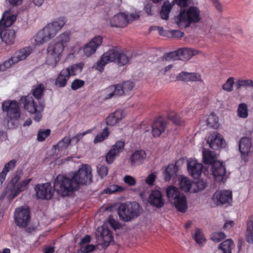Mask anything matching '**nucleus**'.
<instances>
[{
  "label": "nucleus",
  "mask_w": 253,
  "mask_h": 253,
  "mask_svg": "<svg viewBox=\"0 0 253 253\" xmlns=\"http://www.w3.org/2000/svg\"><path fill=\"white\" fill-rule=\"evenodd\" d=\"M21 170L16 171L5 188L3 195L9 200H12L20 193L27 190L32 181L31 178H26L20 181L23 176Z\"/></svg>",
  "instance_id": "1"
},
{
  "label": "nucleus",
  "mask_w": 253,
  "mask_h": 253,
  "mask_svg": "<svg viewBox=\"0 0 253 253\" xmlns=\"http://www.w3.org/2000/svg\"><path fill=\"white\" fill-rule=\"evenodd\" d=\"M102 37L97 36L93 37L87 43L84 44L82 47L79 43H76L71 46L66 54V59H71L75 58L78 55L80 51H82L84 56L89 57L94 54L97 49L102 43Z\"/></svg>",
  "instance_id": "2"
},
{
  "label": "nucleus",
  "mask_w": 253,
  "mask_h": 253,
  "mask_svg": "<svg viewBox=\"0 0 253 253\" xmlns=\"http://www.w3.org/2000/svg\"><path fill=\"white\" fill-rule=\"evenodd\" d=\"M140 12L135 10L131 13L119 12L106 18L107 24L112 28H124L133 21L139 19Z\"/></svg>",
  "instance_id": "3"
},
{
  "label": "nucleus",
  "mask_w": 253,
  "mask_h": 253,
  "mask_svg": "<svg viewBox=\"0 0 253 253\" xmlns=\"http://www.w3.org/2000/svg\"><path fill=\"white\" fill-rule=\"evenodd\" d=\"M201 19V11L198 7L192 6L181 10L175 21L180 28H186L191 23L199 22Z\"/></svg>",
  "instance_id": "4"
},
{
  "label": "nucleus",
  "mask_w": 253,
  "mask_h": 253,
  "mask_svg": "<svg viewBox=\"0 0 253 253\" xmlns=\"http://www.w3.org/2000/svg\"><path fill=\"white\" fill-rule=\"evenodd\" d=\"M167 196L171 205L179 212H185L188 209L187 200L185 195L180 193L177 188L168 186L166 190Z\"/></svg>",
  "instance_id": "5"
},
{
  "label": "nucleus",
  "mask_w": 253,
  "mask_h": 253,
  "mask_svg": "<svg viewBox=\"0 0 253 253\" xmlns=\"http://www.w3.org/2000/svg\"><path fill=\"white\" fill-rule=\"evenodd\" d=\"M141 212L140 205L136 202H128L120 205L118 214L124 221H128L139 215Z\"/></svg>",
  "instance_id": "6"
},
{
  "label": "nucleus",
  "mask_w": 253,
  "mask_h": 253,
  "mask_svg": "<svg viewBox=\"0 0 253 253\" xmlns=\"http://www.w3.org/2000/svg\"><path fill=\"white\" fill-rule=\"evenodd\" d=\"M72 178L77 189L79 185L90 184L92 179L91 167L87 164L81 165L77 171L72 173Z\"/></svg>",
  "instance_id": "7"
},
{
  "label": "nucleus",
  "mask_w": 253,
  "mask_h": 253,
  "mask_svg": "<svg viewBox=\"0 0 253 253\" xmlns=\"http://www.w3.org/2000/svg\"><path fill=\"white\" fill-rule=\"evenodd\" d=\"M54 190L62 196L69 195L74 190L77 189L72 178H69L63 175L59 174L54 180Z\"/></svg>",
  "instance_id": "8"
},
{
  "label": "nucleus",
  "mask_w": 253,
  "mask_h": 253,
  "mask_svg": "<svg viewBox=\"0 0 253 253\" xmlns=\"http://www.w3.org/2000/svg\"><path fill=\"white\" fill-rule=\"evenodd\" d=\"M32 52V48L26 47L14 53L11 57L0 64V70L4 71L13 65L25 59Z\"/></svg>",
  "instance_id": "9"
},
{
  "label": "nucleus",
  "mask_w": 253,
  "mask_h": 253,
  "mask_svg": "<svg viewBox=\"0 0 253 253\" xmlns=\"http://www.w3.org/2000/svg\"><path fill=\"white\" fill-rule=\"evenodd\" d=\"M134 85L130 81H126L122 84L109 86L106 90L105 99H110L114 96L128 94L133 89Z\"/></svg>",
  "instance_id": "10"
},
{
  "label": "nucleus",
  "mask_w": 253,
  "mask_h": 253,
  "mask_svg": "<svg viewBox=\"0 0 253 253\" xmlns=\"http://www.w3.org/2000/svg\"><path fill=\"white\" fill-rule=\"evenodd\" d=\"M166 127V123L161 120L155 121L151 125L146 123H142L140 126V129L143 133L148 132L149 135L152 134L153 137H157L164 132Z\"/></svg>",
  "instance_id": "11"
},
{
  "label": "nucleus",
  "mask_w": 253,
  "mask_h": 253,
  "mask_svg": "<svg viewBox=\"0 0 253 253\" xmlns=\"http://www.w3.org/2000/svg\"><path fill=\"white\" fill-rule=\"evenodd\" d=\"M198 54H201L205 56V54L200 50L192 48H184L169 53L167 55V58L169 59H172L174 60L178 59L181 60H188L192 56Z\"/></svg>",
  "instance_id": "12"
},
{
  "label": "nucleus",
  "mask_w": 253,
  "mask_h": 253,
  "mask_svg": "<svg viewBox=\"0 0 253 253\" xmlns=\"http://www.w3.org/2000/svg\"><path fill=\"white\" fill-rule=\"evenodd\" d=\"M2 109L6 113L10 121H16L20 117V106L18 103L14 100H7L2 103Z\"/></svg>",
  "instance_id": "13"
},
{
  "label": "nucleus",
  "mask_w": 253,
  "mask_h": 253,
  "mask_svg": "<svg viewBox=\"0 0 253 253\" xmlns=\"http://www.w3.org/2000/svg\"><path fill=\"white\" fill-rule=\"evenodd\" d=\"M119 56V49L117 48H113L104 53L101 58L97 62L96 70L101 72L104 66L109 62H115L117 63L118 56Z\"/></svg>",
  "instance_id": "14"
},
{
  "label": "nucleus",
  "mask_w": 253,
  "mask_h": 253,
  "mask_svg": "<svg viewBox=\"0 0 253 253\" xmlns=\"http://www.w3.org/2000/svg\"><path fill=\"white\" fill-rule=\"evenodd\" d=\"M96 236L98 244L101 245L102 248L107 247L113 241L112 234L105 225L98 227Z\"/></svg>",
  "instance_id": "15"
},
{
  "label": "nucleus",
  "mask_w": 253,
  "mask_h": 253,
  "mask_svg": "<svg viewBox=\"0 0 253 253\" xmlns=\"http://www.w3.org/2000/svg\"><path fill=\"white\" fill-rule=\"evenodd\" d=\"M16 224L21 227H26L30 219V211L27 207L22 206L16 209L14 214Z\"/></svg>",
  "instance_id": "16"
},
{
  "label": "nucleus",
  "mask_w": 253,
  "mask_h": 253,
  "mask_svg": "<svg viewBox=\"0 0 253 253\" xmlns=\"http://www.w3.org/2000/svg\"><path fill=\"white\" fill-rule=\"evenodd\" d=\"M66 24L64 17H59L47 23L43 28L51 40L63 28Z\"/></svg>",
  "instance_id": "17"
},
{
  "label": "nucleus",
  "mask_w": 253,
  "mask_h": 253,
  "mask_svg": "<svg viewBox=\"0 0 253 253\" xmlns=\"http://www.w3.org/2000/svg\"><path fill=\"white\" fill-rule=\"evenodd\" d=\"M239 149L241 159L245 162H247L252 156L253 151L251 139L248 137L241 138L239 142Z\"/></svg>",
  "instance_id": "18"
},
{
  "label": "nucleus",
  "mask_w": 253,
  "mask_h": 253,
  "mask_svg": "<svg viewBox=\"0 0 253 253\" xmlns=\"http://www.w3.org/2000/svg\"><path fill=\"white\" fill-rule=\"evenodd\" d=\"M212 175L216 182H224L226 179V169L223 163L214 162L211 167Z\"/></svg>",
  "instance_id": "19"
},
{
  "label": "nucleus",
  "mask_w": 253,
  "mask_h": 253,
  "mask_svg": "<svg viewBox=\"0 0 253 253\" xmlns=\"http://www.w3.org/2000/svg\"><path fill=\"white\" fill-rule=\"evenodd\" d=\"M212 200L217 205L230 203L232 201V192L230 190H218L213 194Z\"/></svg>",
  "instance_id": "20"
},
{
  "label": "nucleus",
  "mask_w": 253,
  "mask_h": 253,
  "mask_svg": "<svg viewBox=\"0 0 253 253\" xmlns=\"http://www.w3.org/2000/svg\"><path fill=\"white\" fill-rule=\"evenodd\" d=\"M125 147V142L123 141H117L111 148L105 156L106 161L109 164H112L115 158L123 152Z\"/></svg>",
  "instance_id": "21"
},
{
  "label": "nucleus",
  "mask_w": 253,
  "mask_h": 253,
  "mask_svg": "<svg viewBox=\"0 0 253 253\" xmlns=\"http://www.w3.org/2000/svg\"><path fill=\"white\" fill-rule=\"evenodd\" d=\"M35 190L37 197L41 199H50L53 194L51 185L48 183L36 185Z\"/></svg>",
  "instance_id": "22"
},
{
  "label": "nucleus",
  "mask_w": 253,
  "mask_h": 253,
  "mask_svg": "<svg viewBox=\"0 0 253 253\" xmlns=\"http://www.w3.org/2000/svg\"><path fill=\"white\" fill-rule=\"evenodd\" d=\"M126 115L125 110L118 109L110 114L106 118V123L108 126H115L118 125Z\"/></svg>",
  "instance_id": "23"
},
{
  "label": "nucleus",
  "mask_w": 253,
  "mask_h": 253,
  "mask_svg": "<svg viewBox=\"0 0 253 253\" xmlns=\"http://www.w3.org/2000/svg\"><path fill=\"white\" fill-rule=\"evenodd\" d=\"M202 164L193 158L187 160V169L189 174L194 178H198L201 175L203 170Z\"/></svg>",
  "instance_id": "24"
},
{
  "label": "nucleus",
  "mask_w": 253,
  "mask_h": 253,
  "mask_svg": "<svg viewBox=\"0 0 253 253\" xmlns=\"http://www.w3.org/2000/svg\"><path fill=\"white\" fill-rule=\"evenodd\" d=\"M207 142L211 148L213 150L220 149L225 145V141L223 136L217 132L211 134L209 136Z\"/></svg>",
  "instance_id": "25"
},
{
  "label": "nucleus",
  "mask_w": 253,
  "mask_h": 253,
  "mask_svg": "<svg viewBox=\"0 0 253 253\" xmlns=\"http://www.w3.org/2000/svg\"><path fill=\"white\" fill-rule=\"evenodd\" d=\"M0 39L7 45L12 44L15 42V32L0 25Z\"/></svg>",
  "instance_id": "26"
},
{
  "label": "nucleus",
  "mask_w": 253,
  "mask_h": 253,
  "mask_svg": "<svg viewBox=\"0 0 253 253\" xmlns=\"http://www.w3.org/2000/svg\"><path fill=\"white\" fill-rule=\"evenodd\" d=\"M71 139L69 136H66L59 141L57 144L53 147L55 153L57 155L63 156L67 155L68 152L67 149L71 144Z\"/></svg>",
  "instance_id": "27"
},
{
  "label": "nucleus",
  "mask_w": 253,
  "mask_h": 253,
  "mask_svg": "<svg viewBox=\"0 0 253 253\" xmlns=\"http://www.w3.org/2000/svg\"><path fill=\"white\" fill-rule=\"evenodd\" d=\"M24 107L30 113L34 114L36 111H42L44 106L41 103L37 105L32 96H26L24 98Z\"/></svg>",
  "instance_id": "28"
},
{
  "label": "nucleus",
  "mask_w": 253,
  "mask_h": 253,
  "mask_svg": "<svg viewBox=\"0 0 253 253\" xmlns=\"http://www.w3.org/2000/svg\"><path fill=\"white\" fill-rule=\"evenodd\" d=\"M65 48L63 45L54 40L49 43L47 48V54L62 57Z\"/></svg>",
  "instance_id": "29"
},
{
  "label": "nucleus",
  "mask_w": 253,
  "mask_h": 253,
  "mask_svg": "<svg viewBox=\"0 0 253 253\" xmlns=\"http://www.w3.org/2000/svg\"><path fill=\"white\" fill-rule=\"evenodd\" d=\"M149 202L157 208L162 207L164 205V200L161 191L158 190H153L149 196Z\"/></svg>",
  "instance_id": "30"
},
{
  "label": "nucleus",
  "mask_w": 253,
  "mask_h": 253,
  "mask_svg": "<svg viewBox=\"0 0 253 253\" xmlns=\"http://www.w3.org/2000/svg\"><path fill=\"white\" fill-rule=\"evenodd\" d=\"M147 154L143 150H136L131 155L129 160L132 166H138L142 164L146 159Z\"/></svg>",
  "instance_id": "31"
},
{
  "label": "nucleus",
  "mask_w": 253,
  "mask_h": 253,
  "mask_svg": "<svg viewBox=\"0 0 253 253\" xmlns=\"http://www.w3.org/2000/svg\"><path fill=\"white\" fill-rule=\"evenodd\" d=\"M176 79L186 82L202 81L201 76L199 74L184 72L179 73L176 77Z\"/></svg>",
  "instance_id": "32"
},
{
  "label": "nucleus",
  "mask_w": 253,
  "mask_h": 253,
  "mask_svg": "<svg viewBox=\"0 0 253 253\" xmlns=\"http://www.w3.org/2000/svg\"><path fill=\"white\" fill-rule=\"evenodd\" d=\"M16 19V15L11 10L4 12L2 19L0 21V25L5 28L10 26Z\"/></svg>",
  "instance_id": "33"
},
{
  "label": "nucleus",
  "mask_w": 253,
  "mask_h": 253,
  "mask_svg": "<svg viewBox=\"0 0 253 253\" xmlns=\"http://www.w3.org/2000/svg\"><path fill=\"white\" fill-rule=\"evenodd\" d=\"M35 44L40 45L46 43L51 40L43 28L39 30L34 36Z\"/></svg>",
  "instance_id": "34"
},
{
  "label": "nucleus",
  "mask_w": 253,
  "mask_h": 253,
  "mask_svg": "<svg viewBox=\"0 0 253 253\" xmlns=\"http://www.w3.org/2000/svg\"><path fill=\"white\" fill-rule=\"evenodd\" d=\"M179 188L183 192L192 193L193 183L187 177L181 175L178 179Z\"/></svg>",
  "instance_id": "35"
},
{
  "label": "nucleus",
  "mask_w": 253,
  "mask_h": 253,
  "mask_svg": "<svg viewBox=\"0 0 253 253\" xmlns=\"http://www.w3.org/2000/svg\"><path fill=\"white\" fill-rule=\"evenodd\" d=\"M70 77L63 69L55 79L54 85L58 87H64L66 85Z\"/></svg>",
  "instance_id": "36"
},
{
  "label": "nucleus",
  "mask_w": 253,
  "mask_h": 253,
  "mask_svg": "<svg viewBox=\"0 0 253 253\" xmlns=\"http://www.w3.org/2000/svg\"><path fill=\"white\" fill-rule=\"evenodd\" d=\"M84 66V63H79L69 66L66 68H63V69L70 77L71 76H76L81 73Z\"/></svg>",
  "instance_id": "37"
},
{
  "label": "nucleus",
  "mask_w": 253,
  "mask_h": 253,
  "mask_svg": "<svg viewBox=\"0 0 253 253\" xmlns=\"http://www.w3.org/2000/svg\"><path fill=\"white\" fill-rule=\"evenodd\" d=\"M203 160L204 163L207 164H213L216 161V155L214 152L206 149L203 150Z\"/></svg>",
  "instance_id": "38"
},
{
  "label": "nucleus",
  "mask_w": 253,
  "mask_h": 253,
  "mask_svg": "<svg viewBox=\"0 0 253 253\" xmlns=\"http://www.w3.org/2000/svg\"><path fill=\"white\" fill-rule=\"evenodd\" d=\"M72 33L70 30H66L60 34L54 40L65 47L70 42Z\"/></svg>",
  "instance_id": "39"
},
{
  "label": "nucleus",
  "mask_w": 253,
  "mask_h": 253,
  "mask_svg": "<svg viewBox=\"0 0 253 253\" xmlns=\"http://www.w3.org/2000/svg\"><path fill=\"white\" fill-rule=\"evenodd\" d=\"M177 169L175 165L169 164L165 169L163 174L166 181H169L172 177L176 175Z\"/></svg>",
  "instance_id": "40"
},
{
  "label": "nucleus",
  "mask_w": 253,
  "mask_h": 253,
  "mask_svg": "<svg viewBox=\"0 0 253 253\" xmlns=\"http://www.w3.org/2000/svg\"><path fill=\"white\" fill-rule=\"evenodd\" d=\"M131 59V55L130 53L122 52L119 50V56H118L117 64L120 66H124L130 63Z\"/></svg>",
  "instance_id": "41"
},
{
  "label": "nucleus",
  "mask_w": 253,
  "mask_h": 253,
  "mask_svg": "<svg viewBox=\"0 0 253 253\" xmlns=\"http://www.w3.org/2000/svg\"><path fill=\"white\" fill-rule=\"evenodd\" d=\"M203 121L206 122L207 126L211 128H217L219 126L217 116L213 113L205 117Z\"/></svg>",
  "instance_id": "42"
},
{
  "label": "nucleus",
  "mask_w": 253,
  "mask_h": 253,
  "mask_svg": "<svg viewBox=\"0 0 253 253\" xmlns=\"http://www.w3.org/2000/svg\"><path fill=\"white\" fill-rule=\"evenodd\" d=\"M234 247L235 245L233 241L227 239L219 245L218 249L221 250L223 253H231V251Z\"/></svg>",
  "instance_id": "43"
},
{
  "label": "nucleus",
  "mask_w": 253,
  "mask_h": 253,
  "mask_svg": "<svg viewBox=\"0 0 253 253\" xmlns=\"http://www.w3.org/2000/svg\"><path fill=\"white\" fill-rule=\"evenodd\" d=\"M62 58L55 55H51L47 54L45 63L49 67L54 68L58 65Z\"/></svg>",
  "instance_id": "44"
},
{
  "label": "nucleus",
  "mask_w": 253,
  "mask_h": 253,
  "mask_svg": "<svg viewBox=\"0 0 253 253\" xmlns=\"http://www.w3.org/2000/svg\"><path fill=\"white\" fill-rule=\"evenodd\" d=\"M245 238L248 243L253 244V217L247 223Z\"/></svg>",
  "instance_id": "45"
},
{
  "label": "nucleus",
  "mask_w": 253,
  "mask_h": 253,
  "mask_svg": "<svg viewBox=\"0 0 253 253\" xmlns=\"http://www.w3.org/2000/svg\"><path fill=\"white\" fill-rule=\"evenodd\" d=\"M193 237L196 242L200 246H203L207 241L202 231L199 228L195 229Z\"/></svg>",
  "instance_id": "46"
},
{
  "label": "nucleus",
  "mask_w": 253,
  "mask_h": 253,
  "mask_svg": "<svg viewBox=\"0 0 253 253\" xmlns=\"http://www.w3.org/2000/svg\"><path fill=\"white\" fill-rule=\"evenodd\" d=\"M172 7V4L169 1H165L162 6L160 12V15L163 19H167L169 18V13Z\"/></svg>",
  "instance_id": "47"
},
{
  "label": "nucleus",
  "mask_w": 253,
  "mask_h": 253,
  "mask_svg": "<svg viewBox=\"0 0 253 253\" xmlns=\"http://www.w3.org/2000/svg\"><path fill=\"white\" fill-rule=\"evenodd\" d=\"M125 188L116 184H112L103 190V193L111 194L114 193H122L125 191Z\"/></svg>",
  "instance_id": "48"
},
{
  "label": "nucleus",
  "mask_w": 253,
  "mask_h": 253,
  "mask_svg": "<svg viewBox=\"0 0 253 253\" xmlns=\"http://www.w3.org/2000/svg\"><path fill=\"white\" fill-rule=\"evenodd\" d=\"M237 115L242 119L247 118L248 116V109L246 103H242L239 104L237 110Z\"/></svg>",
  "instance_id": "49"
},
{
  "label": "nucleus",
  "mask_w": 253,
  "mask_h": 253,
  "mask_svg": "<svg viewBox=\"0 0 253 253\" xmlns=\"http://www.w3.org/2000/svg\"><path fill=\"white\" fill-rule=\"evenodd\" d=\"M109 133L110 132L109 131L108 128L107 127H105L101 132L98 133L97 135L95 137L93 140V143L94 144H97L102 142L104 140L108 137Z\"/></svg>",
  "instance_id": "50"
},
{
  "label": "nucleus",
  "mask_w": 253,
  "mask_h": 253,
  "mask_svg": "<svg viewBox=\"0 0 253 253\" xmlns=\"http://www.w3.org/2000/svg\"><path fill=\"white\" fill-rule=\"evenodd\" d=\"M16 161L15 160H12L6 163L1 172L3 174L6 176L7 173L12 170L16 166Z\"/></svg>",
  "instance_id": "51"
},
{
  "label": "nucleus",
  "mask_w": 253,
  "mask_h": 253,
  "mask_svg": "<svg viewBox=\"0 0 253 253\" xmlns=\"http://www.w3.org/2000/svg\"><path fill=\"white\" fill-rule=\"evenodd\" d=\"M206 186V183L203 180H198L196 183H193L192 193H196L203 190Z\"/></svg>",
  "instance_id": "52"
},
{
  "label": "nucleus",
  "mask_w": 253,
  "mask_h": 253,
  "mask_svg": "<svg viewBox=\"0 0 253 253\" xmlns=\"http://www.w3.org/2000/svg\"><path fill=\"white\" fill-rule=\"evenodd\" d=\"M234 79L233 77L229 78L222 86V89L227 91L230 92L233 90Z\"/></svg>",
  "instance_id": "53"
},
{
  "label": "nucleus",
  "mask_w": 253,
  "mask_h": 253,
  "mask_svg": "<svg viewBox=\"0 0 253 253\" xmlns=\"http://www.w3.org/2000/svg\"><path fill=\"white\" fill-rule=\"evenodd\" d=\"M237 88H240L242 86L250 87L253 86V81L252 80H240L236 83Z\"/></svg>",
  "instance_id": "54"
},
{
  "label": "nucleus",
  "mask_w": 253,
  "mask_h": 253,
  "mask_svg": "<svg viewBox=\"0 0 253 253\" xmlns=\"http://www.w3.org/2000/svg\"><path fill=\"white\" fill-rule=\"evenodd\" d=\"M44 89V85L42 84H40L33 89V94L36 98H39L42 95Z\"/></svg>",
  "instance_id": "55"
},
{
  "label": "nucleus",
  "mask_w": 253,
  "mask_h": 253,
  "mask_svg": "<svg viewBox=\"0 0 253 253\" xmlns=\"http://www.w3.org/2000/svg\"><path fill=\"white\" fill-rule=\"evenodd\" d=\"M225 238V234L222 232L213 233L211 236V239L214 242L217 243Z\"/></svg>",
  "instance_id": "56"
},
{
  "label": "nucleus",
  "mask_w": 253,
  "mask_h": 253,
  "mask_svg": "<svg viewBox=\"0 0 253 253\" xmlns=\"http://www.w3.org/2000/svg\"><path fill=\"white\" fill-rule=\"evenodd\" d=\"M123 181L124 183L128 186H134L136 184V179L129 175H126L123 177Z\"/></svg>",
  "instance_id": "57"
},
{
  "label": "nucleus",
  "mask_w": 253,
  "mask_h": 253,
  "mask_svg": "<svg viewBox=\"0 0 253 253\" xmlns=\"http://www.w3.org/2000/svg\"><path fill=\"white\" fill-rule=\"evenodd\" d=\"M50 133V130L49 129L40 130L38 134V140L40 141H42L49 135Z\"/></svg>",
  "instance_id": "58"
},
{
  "label": "nucleus",
  "mask_w": 253,
  "mask_h": 253,
  "mask_svg": "<svg viewBox=\"0 0 253 253\" xmlns=\"http://www.w3.org/2000/svg\"><path fill=\"white\" fill-rule=\"evenodd\" d=\"M84 82L83 80L80 79H76L73 81L71 84V88L76 90L84 86Z\"/></svg>",
  "instance_id": "59"
},
{
  "label": "nucleus",
  "mask_w": 253,
  "mask_h": 253,
  "mask_svg": "<svg viewBox=\"0 0 253 253\" xmlns=\"http://www.w3.org/2000/svg\"><path fill=\"white\" fill-rule=\"evenodd\" d=\"M170 118L173 123L177 126L182 125L184 123L180 114H175L170 116Z\"/></svg>",
  "instance_id": "60"
},
{
  "label": "nucleus",
  "mask_w": 253,
  "mask_h": 253,
  "mask_svg": "<svg viewBox=\"0 0 253 253\" xmlns=\"http://www.w3.org/2000/svg\"><path fill=\"white\" fill-rule=\"evenodd\" d=\"M108 168L103 165H99L97 167V172L101 178L106 177L108 174Z\"/></svg>",
  "instance_id": "61"
},
{
  "label": "nucleus",
  "mask_w": 253,
  "mask_h": 253,
  "mask_svg": "<svg viewBox=\"0 0 253 253\" xmlns=\"http://www.w3.org/2000/svg\"><path fill=\"white\" fill-rule=\"evenodd\" d=\"M156 178V175L154 173H151L149 174L145 179V182L149 186L154 185Z\"/></svg>",
  "instance_id": "62"
},
{
  "label": "nucleus",
  "mask_w": 253,
  "mask_h": 253,
  "mask_svg": "<svg viewBox=\"0 0 253 253\" xmlns=\"http://www.w3.org/2000/svg\"><path fill=\"white\" fill-rule=\"evenodd\" d=\"M192 0H174L175 3L180 7H186L192 2Z\"/></svg>",
  "instance_id": "63"
},
{
  "label": "nucleus",
  "mask_w": 253,
  "mask_h": 253,
  "mask_svg": "<svg viewBox=\"0 0 253 253\" xmlns=\"http://www.w3.org/2000/svg\"><path fill=\"white\" fill-rule=\"evenodd\" d=\"M95 246L92 245H87L84 247L82 246L81 247V250L84 253H89L93 251L95 249Z\"/></svg>",
  "instance_id": "64"
}]
</instances>
